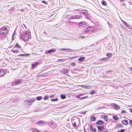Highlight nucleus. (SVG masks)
<instances>
[{
	"instance_id": "1",
	"label": "nucleus",
	"mask_w": 132,
	"mask_h": 132,
	"mask_svg": "<svg viewBox=\"0 0 132 132\" xmlns=\"http://www.w3.org/2000/svg\"><path fill=\"white\" fill-rule=\"evenodd\" d=\"M8 30L6 27L1 28L0 30V37L2 38H6L8 34Z\"/></svg>"
},
{
	"instance_id": "2",
	"label": "nucleus",
	"mask_w": 132,
	"mask_h": 132,
	"mask_svg": "<svg viewBox=\"0 0 132 132\" xmlns=\"http://www.w3.org/2000/svg\"><path fill=\"white\" fill-rule=\"evenodd\" d=\"M21 37L22 39L24 41H27L29 37V33L28 32H24L21 35Z\"/></svg>"
},
{
	"instance_id": "3",
	"label": "nucleus",
	"mask_w": 132,
	"mask_h": 132,
	"mask_svg": "<svg viewBox=\"0 0 132 132\" xmlns=\"http://www.w3.org/2000/svg\"><path fill=\"white\" fill-rule=\"evenodd\" d=\"M36 100L35 98L32 100L27 99L24 101V103L25 104H27L29 106Z\"/></svg>"
},
{
	"instance_id": "4",
	"label": "nucleus",
	"mask_w": 132,
	"mask_h": 132,
	"mask_svg": "<svg viewBox=\"0 0 132 132\" xmlns=\"http://www.w3.org/2000/svg\"><path fill=\"white\" fill-rule=\"evenodd\" d=\"M6 71H5L4 69L0 70V77H2L4 76L6 73Z\"/></svg>"
},
{
	"instance_id": "5",
	"label": "nucleus",
	"mask_w": 132,
	"mask_h": 132,
	"mask_svg": "<svg viewBox=\"0 0 132 132\" xmlns=\"http://www.w3.org/2000/svg\"><path fill=\"white\" fill-rule=\"evenodd\" d=\"M81 18V16L79 15H73L72 16H71L70 18V19H79Z\"/></svg>"
},
{
	"instance_id": "6",
	"label": "nucleus",
	"mask_w": 132,
	"mask_h": 132,
	"mask_svg": "<svg viewBox=\"0 0 132 132\" xmlns=\"http://www.w3.org/2000/svg\"><path fill=\"white\" fill-rule=\"evenodd\" d=\"M111 106L114 108V109L118 110L120 109V107L117 104H116L113 103L111 104Z\"/></svg>"
},
{
	"instance_id": "7",
	"label": "nucleus",
	"mask_w": 132,
	"mask_h": 132,
	"mask_svg": "<svg viewBox=\"0 0 132 132\" xmlns=\"http://www.w3.org/2000/svg\"><path fill=\"white\" fill-rule=\"evenodd\" d=\"M37 124L39 126H42L43 125H45L46 123L45 122L43 121H38L37 123Z\"/></svg>"
},
{
	"instance_id": "8",
	"label": "nucleus",
	"mask_w": 132,
	"mask_h": 132,
	"mask_svg": "<svg viewBox=\"0 0 132 132\" xmlns=\"http://www.w3.org/2000/svg\"><path fill=\"white\" fill-rule=\"evenodd\" d=\"M96 123L97 125H102L104 124V122L101 120H100L96 122Z\"/></svg>"
},
{
	"instance_id": "9",
	"label": "nucleus",
	"mask_w": 132,
	"mask_h": 132,
	"mask_svg": "<svg viewBox=\"0 0 132 132\" xmlns=\"http://www.w3.org/2000/svg\"><path fill=\"white\" fill-rule=\"evenodd\" d=\"M93 28V26H89L87 28L86 30L85 31V32H88L90 31L91 30H92V28Z\"/></svg>"
},
{
	"instance_id": "10",
	"label": "nucleus",
	"mask_w": 132,
	"mask_h": 132,
	"mask_svg": "<svg viewBox=\"0 0 132 132\" xmlns=\"http://www.w3.org/2000/svg\"><path fill=\"white\" fill-rule=\"evenodd\" d=\"M97 127L99 131H102L104 128V127L103 126H97Z\"/></svg>"
},
{
	"instance_id": "11",
	"label": "nucleus",
	"mask_w": 132,
	"mask_h": 132,
	"mask_svg": "<svg viewBox=\"0 0 132 132\" xmlns=\"http://www.w3.org/2000/svg\"><path fill=\"white\" fill-rule=\"evenodd\" d=\"M51 126L53 129H54L56 127V125L55 122H51Z\"/></svg>"
},
{
	"instance_id": "12",
	"label": "nucleus",
	"mask_w": 132,
	"mask_h": 132,
	"mask_svg": "<svg viewBox=\"0 0 132 132\" xmlns=\"http://www.w3.org/2000/svg\"><path fill=\"white\" fill-rule=\"evenodd\" d=\"M122 123L125 125H127L128 124V121L126 120H124L122 121Z\"/></svg>"
},
{
	"instance_id": "13",
	"label": "nucleus",
	"mask_w": 132,
	"mask_h": 132,
	"mask_svg": "<svg viewBox=\"0 0 132 132\" xmlns=\"http://www.w3.org/2000/svg\"><path fill=\"white\" fill-rule=\"evenodd\" d=\"M22 82L21 79H17L15 80V85H17L21 83Z\"/></svg>"
},
{
	"instance_id": "14",
	"label": "nucleus",
	"mask_w": 132,
	"mask_h": 132,
	"mask_svg": "<svg viewBox=\"0 0 132 132\" xmlns=\"http://www.w3.org/2000/svg\"><path fill=\"white\" fill-rule=\"evenodd\" d=\"M56 51V50L55 49H51L50 50L47 51V52L48 53L50 54L53 52H55Z\"/></svg>"
},
{
	"instance_id": "15",
	"label": "nucleus",
	"mask_w": 132,
	"mask_h": 132,
	"mask_svg": "<svg viewBox=\"0 0 132 132\" xmlns=\"http://www.w3.org/2000/svg\"><path fill=\"white\" fill-rule=\"evenodd\" d=\"M30 55V54H21L18 55L19 56H28Z\"/></svg>"
},
{
	"instance_id": "16",
	"label": "nucleus",
	"mask_w": 132,
	"mask_h": 132,
	"mask_svg": "<svg viewBox=\"0 0 132 132\" xmlns=\"http://www.w3.org/2000/svg\"><path fill=\"white\" fill-rule=\"evenodd\" d=\"M123 23L128 27L130 29H132V26L128 24L126 22H123Z\"/></svg>"
},
{
	"instance_id": "17",
	"label": "nucleus",
	"mask_w": 132,
	"mask_h": 132,
	"mask_svg": "<svg viewBox=\"0 0 132 132\" xmlns=\"http://www.w3.org/2000/svg\"><path fill=\"white\" fill-rule=\"evenodd\" d=\"M39 63L38 62H36L35 63L32 64L31 65L32 68L33 69L34 68V67L37 66L38 64Z\"/></svg>"
},
{
	"instance_id": "18",
	"label": "nucleus",
	"mask_w": 132,
	"mask_h": 132,
	"mask_svg": "<svg viewBox=\"0 0 132 132\" xmlns=\"http://www.w3.org/2000/svg\"><path fill=\"white\" fill-rule=\"evenodd\" d=\"M85 59V57H84L82 56L78 59V60L79 61H83Z\"/></svg>"
},
{
	"instance_id": "19",
	"label": "nucleus",
	"mask_w": 132,
	"mask_h": 132,
	"mask_svg": "<svg viewBox=\"0 0 132 132\" xmlns=\"http://www.w3.org/2000/svg\"><path fill=\"white\" fill-rule=\"evenodd\" d=\"M106 55L108 56V58H110L112 56V54L111 53H107L106 54Z\"/></svg>"
},
{
	"instance_id": "20",
	"label": "nucleus",
	"mask_w": 132,
	"mask_h": 132,
	"mask_svg": "<svg viewBox=\"0 0 132 132\" xmlns=\"http://www.w3.org/2000/svg\"><path fill=\"white\" fill-rule=\"evenodd\" d=\"M117 127L118 128H122L123 127V126L121 124L119 123V124H117Z\"/></svg>"
},
{
	"instance_id": "21",
	"label": "nucleus",
	"mask_w": 132,
	"mask_h": 132,
	"mask_svg": "<svg viewBox=\"0 0 132 132\" xmlns=\"http://www.w3.org/2000/svg\"><path fill=\"white\" fill-rule=\"evenodd\" d=\"M91 120L92 121H94L96 119V117L94 116H92L91 117Z\"/></svg>"
},
{
	"instance_id": "22",
	"label": "nucleus",
	"mask_w": 132,
	"mask_h": 132,
	"mask_svg": "<svg viewBox=\"0 0 132 132\" xmlns=\"http://www.w3.org/2000/svg\"><path fill=\"white\" fill-rule=\"evenodd\" d=\"M81 13L85 15L88 14V13L86 10H82V11L81 12Z\"/></svg>"
},
{
	"instance_id": "23",
	"label": "nucleus",
	"mask_w": 132,
	"mask_h": 132,
	"mask_svg": "<svg viewBox=\"0 0 132 132\" xmlns=\"http://www.w3.org/2000/svg\"><path fill=\"white\" fill-rule=\"evenodd\" d=\"M103 118H104L105 120L106 121H108V119L107 118V115H104L103 116Z\"/></svg>"
},
{
	"instance_id": "24",
	"label": "nucleus",
	"mask_w": 132,
	"mask_h": 132,
	"mask_svg": "<svg viewBox=\"0 0 132 132\" xmlns=\"http://www.w3.org/2000/svg\"><path fill=\"white\" fill-rule=\"evenodd\" d=\"M113 119L116 120H118V117L116 116H113Z\"/></svg>"
},
{
	"instance_id": "25",
	"label": "nucleus",
	"mask_w": 132,
	"mask_h": 132,
	"mask_svg": "<svg viewBox=\"0 0 132 132\" xmlns=\"http://www.w3.org/2000/svg\"><path fill=\"white\" fill-rule=\"evenodd\" d=\"M60 97L62 99H64L66 98V96L64 95H61Z\"/></svg>"
},
{
	"instance_id": "26",
	"label": "nucleus",
	"mask_w": 132,
	"mask_h": 132,
	"mask_svg": "<svg viewBox=\"0 0 132 132\" xmlns=\"http://www.w3.org/2000/svg\"><path fill=\"white\" fill-rule=\"evenodd\" d=\"M42 98V96H37L36 97V99L38 101L40 100Z\"/></svg>"
},
{
	"instance_id": "27",
	"label": "nucleus",
	"mask_w": 132,
	"mask_h": 132,
	"mask_svg": "<svg viewBox=\"0 0 132 132\" xmlns=\"http://www.w3.org/2000/svg\"><path fill=\"white\" fill-rule=\"evenodd\" d=\"M85 23V22H81L79 23V26H80L84 24Z\"/></svg>"
},
{
	"instance_id": "28",
	"label": "nucleus",
	"mask_w": 132,
	"mask_h": 132,
	"mask_svg": "<svg viewBox=\"0 0 132 132\" xmlns=\"http://www.w3.org/2000/svg\"><path fill=\"white\" fill-rule=\"evenodd\" d=\"M58 98H52L51 99V101L53 102L57 101H58Z\"/></svg>"
},
{
	"instance_id": "29",
	"label": "nucleus",
	"mask_w": 132,
	"mask_h": 132,
	"mask_svg": "<svg viewBox=\"0 0 132 132\" xmlns=\"http://www.w3.org/2000/svg\"><path fill=\"white\" fill-rule=\"evenodd\" d=\"M100 60V61L106 60V61H108V58H107V57L104 58H103L101 59L100 60Z\"/></svg>"
},
{
	"instance_id": "30",
	"label": "nucleus",
	"mask_w": 132,
	"mask_h": 132,
	"mask_svg": "<svg viewBox=\"0 0 132 132\" xmlns=\"http://www.w3.org/2000/svg\"><path fill=\"white\" fill-rule=\"evenodd\" d=\"M102 4L104 5H105L106 4V3L105 1L103 0L102 2Z\"/></svg>"
},
{
	"instance_id": "31",
	"label": "nucleus",
	"mask_w": 132,
	"mask_h": 132,
	"mask_svg": "<svg viewBox=\"0 0 132 132\" xmlns=\"http://www.w3.org/2000/svg\"><path fill=\"white\" fill-rule=\"evenodd\" d=\"M32 130L34 132H40V131L38 130H36L35 128H32Z\"/></svg>"
},
{
	"instance_id": "32",
	"label": "nucleus",
	"mask_w": 132,
	"mask_h": 132,
	"mask_svg": "<svg viewBox=\"0 0 132 132\" xmlns=\"http://www.w3.org/2000/svg\"><path fill=\"white\" fill-rule=\"evenodd\" d=\"M49 98V96H45L44 98V99L45 100H47Z\"/></svg>"
},
{
	"instance_id": "33",
	"label": "nucleus",
	"mask_w": 132,
	"mask_h": 132,
	"mask_svg": "<svg viewBox=\"0 0 132 132\" xmlns=\"http://www.w3.org/2000/svg\"><path fill=\"white\" fill-rule=\"evenodd\" d=\"M12 52L14 53H17L19 51L18 50H14L12 51Z\"/></svg>"
},
{
	"instance_id": "34",
	"label": "nucleus",
	"mask_w": 132,
	"mask_h": 132,
	"mask_svg": "<svg viewBox=\"0 0 132 132\" xmlns=\"http://www.w3.org/2000/svg\"><path fill=\"white\" fill-rule=\"evenodd\" d=\"M15 47H16L17 48H21V47L17 43L15 46Z\"/></svg>"
},
{
	"instance_id": "35",
	"label": "nucleus",
	"mask_w": 132,
	"mask_h": 132,
	"mask_svg": "<svg viewBox=\"0 0 132 132\" xmlns=\"http://www.w3.org/2000/svg\"><path fill=\"white\" fill-rule=\"evenodd\" d=\"M42 2L43 3H44L46 5H47L48 4V2L46 1H43Z\"/></svg>"
},
{
	"instance_id": "36",
	"label": "nucleus",
	"mask_w": 132,
	"mask_h": 132,
	"mask_svg": "<svg viewBox=\"0 0 132 132\" xmlns=\"http://www.w3.org/2000/svg\"><path fill=\"white\" fill-rule=\"evenodd\" d=\"M71 64L72 66H75L76 65V64L75 62H73L71 63Z\"/></svg>"
},
{
	"instance_id": "37",
	"label": "nucleus",
	"mask_w": 132,
	"mask_h": 132,
	"mask_svg": "<svg viewBox=\"0 0 132 132\" xmlns=\"http://www.w3.org/2000/svg\"><path fill=\"white\" fill-rule=\"evenodd\" d=\"M63 71L64 72L63 73H65L67 72V70L66 69H64L63 70Z\"/></svg>"
},
{
	"instance_id": "38",
	"label": "nucleus",
	"mask_w": 132,
	"mask_h": 132,
	"mask_svg": "<svg viewBox=\"0 0 132 132\" xmlns=\"http://www.w3.org/2000/svg\"><path fill=\"white\" fill-rule=\"evenodd\" d=\"M94 128L93 127L92 125H91L90 126V129L91 131H92L93 129Z\"/></svg>"
},
{
	"instance_id": "39",
	"label": "nucleus",
	"mask_w": 132,
	"mask_h": 132,
	"mask_svg": "<svg viewBox=\"0 0 132 132\" xmlns=\"http://www.w3.org/2000/svg\"><path fill=\"white\" fill-rule=\"evenodd\" d=\"M95 93V91L94 90L91 91L90 93V94H94Z\"/></svg>"
},
{
	"instance_id": "40",
	"label": "nucleus",
	"mask_w": 132,
	"mask_h": 132,
	"mask_svg": "<svg viewBox=\"0 0 132 132\" xmlns=\"http://www.w3.org/2000/svg\"><path fill=\"white\" fill-rule=\"evenodd\" d=\"M127 113L126 111L124 110H122L121 112V114H122L123 113Z\"/></svg>"
},
{
	"instance_id": "41",
	"label": "nucleus",
	"mask_w": 132,
	"mask_h": 132,
	"mask_svg": "<svg viewBox=\"0 0 132 132\" xmlns=\"http://www.w3.org/2000/svg\"><path fill=\"white\" fill-rule=\"evenodd\" d=\"M129 123L130 125L132 126V120H129Z\"/></svg>"
},
{
	"instance_id": "42",
	"label": "nucleus",
	"mask_w": 132,
	"mask_h": 132,
	"mask_svg": "<svg viewBox=\"0 0 132 132\" xmlns=\"http://www.w3.org/2000/svg\"><path fill=\"white\" fill-rule=\"evenodd\" d=\"M88 96H86L84 97H81V98H80V100H81V99H84L86 98H88Z\"/></svg>"
},
{
	"instance_id": "43",
	"label": "nucleus",
	"mask_w": 132,
	"mask_h": 132,
	"mask_svg": "<svg viewBox=\"0 0 132 132\" xmlns=\"http://www.w3.org/2000/svg\"><path fill=\"white\" fill-rule=\"evenodd\" d=\"M73 126L75 127H77V124L76 122H75L73 123Z\"/></svg>"
},
{
	"instance_id": "44",
	"label": "nucleus",
	"mask_w": 132,
	"mask_h": 132,
	"mask_svg": "<svg viewBox=\"0 0 132 132\" xmlns=\"http://www.w3.org/2000/svg\"><path fill=\"white\" fill-rule=\"evenodd\" d=\"M96 128H95L93 129L92 130V131L93 132H96Z\"/></svg>"
},
{
	"instance_id": "45",
	"label": "nucleus",
	"mask_w": 132,
	"mask_h": 132,
	"mask_svg": "<svg viewBox=\"0 0 132 132\" xmlns=\"http://www.w3.org/2000/svg\"><path fill=\"white\" fill-rule=\"evenodd\" d=\"M125 131V129H122L120 130V132H124Z\"/></svg>"
},
{
	"instance_id": "46",
	"label": "nucleus",
	"mask_w": 132,
	"mask_h": 132,
	"mask_svg": "<svg viewBox=\"0 0 132 132\" xmlns=\"http://www.w3.org/2000/svg\"><path fill=\"white\" fill-rule=\"evenodd\" d=\"M59 50H61L65 51V50H66V48H60Z\"/></svg>"
},
{
	"instance_id": "47",
	"label": "nucleus",
	"mask_w": 132,
	"mask_h": 132,
	"mask_svg": "<svg viewBox=\"0 0 132 132\" xmlns=\"http://www.w3.org/2000/svg\"><path fill=\"white\" fill-rule=\"evenodd\" d=\"M54 95H51L50 96V97L51 98L53 97H54Z\"/></svg>"
},
{
	"instance_id": "48",
	"label": "nucleus",
	"mask_w": 132,
	"mask_h": 132,
	"mask_svg": "<svg viewBox=\"0 0 132 132\" xmlns=\"http://www.w3.org/2000/svg\"><path fill=\"white\" fill-rule=\"evenodd\" d=\"M76 97L80 98H80H81L80 97V96L79 95L77 96H76Z\"/></svg>"
},
{
	"instance_id": "49",
	"label": "nucleus",
	"mask_w": 132,
	"mask_h": 132,
	"mask_svg": "<svg viewBox=\"0 0 132 132\" xmlns=\"http://www.w3.org/2000/svg\"><path fill=\"white\" fill-rule=\"evenodd\" d=\"M80 37L81 38H83L84 37V36H80Z\"/></svg>"
},
{
	"instance_id": "50",
	"label": "nucleus",
	"mask_w": 132,
	"mask_h": 132,
	"mask_svg": "<svg viewBox=\"0 0 132 132\" xmlns=\"http://www.w3.org/2000/svg\"><path fill=\"white\" fill-rule=\"evenodd\" d=\"M72 50L70 49L69 48H66V50Z\"/></svg>"
},
{
	"instance_id": "51",
	"label": "nucleus",
	"mask_w": 132,
	"mask_h": 132,
	"mask_svg": "<svg viewBox=\"0 0 132 132\" xmlns=\"http://www.w3.org/2000/svg\"><path fill=\"white\" fill-rule=\"evenodd\" d=\"M129 110L130 112L132 113V109H129Z\"/></svg>"
},
{
	"instance_id": "52",
	"label": "nucleus",
	"mask_w": 132,
	"mask_h": 132,
	"mask_svg": "<svg viewBox=\"0 0 132 132\" xmlns=\"http://www.w3.org/2000/svg\"><path fill=\"white\" fill-rule=\"evenodd\" d=\"M102 132H109V131L107 130H104Z\"/></svg>"
},
{
	"instance_id": "53",
	"label": "nucleus",
	"mask_w": 132,
	"mask_h": 132,
	"mask_svg": "<svg viewBox=\"0 0 132 132\" xmlns=\"http://www.w3.org/2000/svg\"><path fill=\"white\" fill-rule=\"evenodd\" d=\"M84 132H87V131H86L84 127Z\"/></svg>"
},
{
	"instance_id": "54",
	"label": "nucleus",
	"mask_w": 132,
	"mask_h": 132,
	"mask_svg": "<svg viewBox=\"0 0 132 132\" xmlns=\"http://www.w3.org/2000/svg\"><path fill=\"white\" fill-rule=\"evenodd\" d=\"M105 108V107H103V106H102V107H101V108L100 109H103V108Z\"/></svg>"
},
{
	"instance_id": "55",
	"label": "nucleus",
	"mask_w": 132,
	"mask_h": 132,
	"mask_svg": "<svg viewBox=\"0 0 132 132\" xmlns=\"http://www.w3.org/2000/svg\"><path fill=\"white\" fill-rule=\"evenodd\" d=\"M79 95L80 96H82L83 95V94H80Z\"/></svg>"
},
{
	"instance_id": "56",
	"label": "nucleus",
	"mask_w": 132,
	"mask_h": 132,
	"mask_svg": "<svg viewBox=\"0 0 132 132\" xmlns=\"http://www.w3.org/2000/svg\"><path fill=\"white\" fill-rule=\"evenodd\" d=\"M83 86L84 87V88H87V87L86 86Z\"/></svg>"
},
{
	"instance_id": "57",
	"label": "nucleus",
	"mask_w": 132,
	"mask_h": 132,
	"mask_svg": "<svg viewBox=\"0 0 132 132\" xmlns=\"http://www.w3.org/2000/svg\"><path fill=\"white\" fill-rule=\"evenodd\" d=\"M13 36H14V35H12V40H13L14 39H13Z\"/></svg>"
},
{
	"instance_id": "58",
	"label": "nucleus",
	"mask_w": 132,
	"mask_h": 132,
	"mask_svg": "<svg viewBox=\"0 0 132 132\" xmlns=\"http://www.w3.org/2000/svg\"><path fill=\"white\" fill-rule=\"evenodd\" d=\"M92 30V32H94V30H92H92Z\"/></svg>"
},
{
	"instance_id": "59",
	"label": "nucleus",
	"mask_w": 132,
	"mask_h": 132,
	"mask_svg": "<svg viewBox=\"0 0 132 132\" xmlns=\"http://www.w3.org/2000/svg\"><path fill=\"white\" fill-rule=\"evenodd\" d=\"M117 132H120V130H118L117 131Z\"/></svg>"
},
{
	"instance_id": "60",
	"label": "nucleus",
	"mask_w": 132,
	"mask_h": 132,
	"mask_svg": "<svg viewBox=\"0 0 132 132\" xmlns=\"http://www.w3.org/2000/svg\"><path fill=\"white\" fill-rule=\"evenodd\" d=\"M79 9H75V10H74L75 11H78V10Z\"/></svg>"
},
{
	"instance_id": "61",
	"label": "nucleus",
	"mask_w": 132,
	"mask_h": 132,
	"mask_svg": "<svg viewBox=\"0 0 132 132\" xmlns=\"http://www.w3.org/2000/svg\"><path fill=\"white\" fill-rule=\"evenodd\" d=\"M130 69L131 70V71H132V68H130Z\"/></svg>"
},
{
	"instance_id": "62",
	"label": "nucleus",
	"mask_w": 132,
	"mask_h": 132,
	"mask_svg": "<svg viewBox=\"0 0 132 132\" xmlns=\"http://www.w3.org/2000/svg\"><path fill=\"white\" fill-rule=\"evenodd\" d=\"M73 57H70V58H69V59H73Z\"/></svg>"
},
{
	"instance_id": "63",
	"label": "nucleus",
	"mask_w": 132,
	"mask_h": 132,
	"mask_svg": "<svg viewBox=\"0 0 132 132\" xmlns=\"http://www.w3.org/2000/svg\"><path fill=\"white\" fill-rule=\"evenodd\" d=\"M122 22L123 23V22H125V21H123L122 20Z\"/></svg>"
},
{
	"instance_id": "64",
	"label": "nucleus",
	"mask_w": 132,
	"mask_h": 132,
	"mask_svg": "<svg viewBox=\"0 0 132 132\" xmlns=\"http://www.w3.org/2000/svg\"><path fill=\"white\" fill-rule=\"evenodd\" d=\"M120 1H121L123 2L124 0H120Z\"/></svg>"
}]
</instances>
